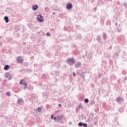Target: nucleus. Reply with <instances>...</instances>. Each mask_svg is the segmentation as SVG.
<instances>
[{"label": "nucleus", "instance_id": "nucleus-17", "mask_svg": "<svg viewBox=\"0 0 127 127\" xmlns=\"http://www.w3.org/2000/svg\"><path fill=\"white\" fill-rule=\"evenodd\" d=\"M103 1L101 0H98L97 1V4L98 5H102V4H103Z\"/></svg>", "mask_w": 127, "mask_h": 127}, {"label": "nucleus", "instance_id": "nucleus-37", "mask_svg": "<svg viewBox=\"0 0 127 127\" xmlns=\"http://www.w3.org/2000/svg\"><path fill=\"white\" fill-rule=\"evenodd\" d=\"M42 78H46V75L45 74L43 75Z\"/></svg>", "mask_w": 127, "mask_h": 127}, {"label": "nucleus", "instance_id": "nucleus-47", "mask_svg": "<svg viewBox=\"0 0 127 127\" xmlns=\"http://www.w3.org/2000/svg\"><path fill=\"white\" fill-rule=\"evenodd\" d=\"M69 125H72V122H69Z\"/></svg>", "mask_w": 127, "mask_h": 127}, {"label": "nucleus", "instance_id": "nucleus-8", "mask_svg": "<svg viewBox=\"0 0 127 127\" xmlns=\"http://www.w3.org/2000/svg\"><path fill=\"white\" fill-rule=\"evenodd\" d=\"M53 66H55V67H56V68H57V69H59V68L61 67V64H60V63H59V62H55Z\"/></svg>", "mask_w": 127, "mask_h": 127}, {"label": "nucleus", "instance_id": "nucleus-16", "mask_svg": "<svg viewBox=\"0 0 127 127\" xmlns=\"http://www.w3.org/2000/svg\"><path fill=\"white\" fill-rule=\"evenodd\" d=\"M4 20H5L6 23H8L9 20H8V16H4Z\"/></svg>", "mask_w": 127, "mask_h": 127}, {"label": "nucleus", "instance_id": "nucleus-49", "mask_svg": "<svg viewBox=\"0 0 127 127\" xmlns=\"http://www.w3.org/2000/svg\"><path fill=\"white\" fill-rule=\"evenodd\" d=\"M12 11H8V12H12Z\"/></svg>", "mask_w": 127, "mask_h": 127}, {"label": "nucleus", "instance_id": "nucleus-19", "mask_svg": "<svg viewBox=\"0 0 127 127\" xmlns=\"http://www.w3.org/2000/svg\"><path fill=\"white\" fill-rule=\"evenodd\" d=\"M111 77L112 80H116L117 79V76L115 74H112Z\"/></svg>", "mask_w": 127, "mask_h": 127}, {"label": "nucleus", "instance_id": "nucleus-2", "mask_svg": "<svg viewBox=\"0 0 127 127\" xmlns=\"http://www.w3.org/2000/svg\"><path fill=\"white\" fill-rule=\"evenodd\" d=\"M43 18L44 17L42 14H39L37 17V21H39V22H43V21H44Z\"/></svg>", "mask_w": 127, "mask_h": 127}, {"label": "nucleus", "instance_id": "nucleus-28", "mask_svg": "<svg viewBox=\"0 0 127 127\" xmlns=\"http://www.w3.org/2000/svg\"><path fill=\"white\" fill-rule=\"evenodd\" d=\"M103 38H104V39H106V38H107V35L106 34H103Z\"/></svg>", "mask_w": 127, "mask_h": 127}, {"label": "nucleus", "instance_id": "nucleus-21", "mask_svg": "<svg viewBox=\"0 0 127 127\" xmlns=\"http://www.w3.org/2000/svg\"><path fill=\"white\" fill-rule=\"evenodd\" d=\"M41 110H42V107H39L37 109L38 112H39V113H40V112H41Z\"/></svg>", "mask_w": 127, "mask_h": 127}, {"label": "nucleus", "instance_id": "nucleus-42", "mask_svg": "<svg viewBox=\"0 0 127 127\" xmlns=\"http://www.w3.org/2000/svg\"><path fill=\"white\" fill-rule=\"evenodd\" d=\"M78 35H79L78 38H81V34H79V35L78 34Z\"/></svg>", "mask_w": 127, "mask_h": 127}, {"label": "nucleus", "instance_id": "nucleus-25", "mask_svg": "<svg viewBox=\"0 0 127 127\" xmlns=\"http://www.w3.org/2000/svg\"><path fill=\"white\" fill-rule=\"evenodd\" d=\"M84 103H85L86 104H88V103H89V99H88V98L85 99Z\"/></svg>", "mask_w": 127, "mask_h": 127}, {"label": "nucleus", "instance_id": "nucleus-51", "mask_svg": "<svg viewBox=\"0 0 127 127\" xmlns=\"http://www.w3.org/2000/svg\"><path fill=\"white\" fill-rule=\"evenodd\" d=\"M60 40H61V41H63V40H61V39H60Z\"/></svg>", "mask_w": 127, "mask_h": 127}, {"label": "nucleus", "instance_id": "nucleus-22", "mask_svg": "<svg viewBox=\"0 0 127 127\" xmlns=\"http://www.w3.org/2000/svg\"><path fill=\"white\" fill-rule=\"evenodd\" d=\"M97 40L98 42H100V41H101V37L100 36H98Z\"/></svg>", "mask_w": 127, "mask_h": 127}, {"label": "nucleus", "instance_id": "nucleus-35", "mask_svg": "<svg viewBox=\"0 0 127 127\" xmlns=\"http://www.w3.org/2000/svg\"><path fill=\"white\" fill-rule=\"evenodd\" d=\"M47 36H50V33L47 32L46 34Z\"/></svg>", "mask_w": 127, "mask_h": 127}, {"label": "nucleus", "instance_id": "nucleus-30", "mask_svg": "<svg viewBox=\"0 0 127 127\" xmlns=\"http://www.w3.org/2000/svg\"><path fill=\"white\" fill-rule=\"evenodd\" d=\"M55 72H56V75H57V76H58V75H59V71H55Z\"/></svg>", "mask_w": 127, "mask_h": 127}, {"label": "nucleus", "instance_id": "nucleus-26", "mask_svg": "<svg viewBox=\"0 0 127 127\" xmlns=\"http://www.w3.org/2000/svg\"><path fill=\"white\" fill-rule=\"evenodd\" d=\"M23 83H24V82H23V80L21 79V80L20 81V82H19V84H20V85H23Z\"/></svg>", "mask_w": 127, "mask_h": 127}, {"label": "nucleus", "instance_id": "nucleus-50", "mask_svg": "<svg viewBox=\"0 0 127 127\" xmlns=\"http://www.w3.org/2000/svg\"><path fill=\"white\" fill-rule=\"evenodd\" d=\"M55 13H55V12H53V14H55Z\"/></svg>", "mask_w": 127, "mask_h": 127}, {"label": "nucleus", "instance_id": "nucleus-54", "mask_svg": "<svg viewBox=\"0 0 127 127\" xmlns=\"http://www.w3.org/2000/svg\"><path fill=\"white\" fill-rule=\"evenodd\" d=\"M0 45H1V44L0 43Z\"/></svg>", "mask_w": 127, "mask_h": 127}, {"label": "nucleus", "instance_id": "nucleus-27", "mask_svg": "<svg viewBox=\"0 0 127 127\" xmlns=\"http://www.w3.org/2000/svg\"><path fill=\"white\" fill-rule=\"evenodd\" d=\"M6 96H8V97H10V93L9 92H7L6 93Z\"/></svg>", "mask_w": 127, "mask_h": 127}, {"label": "nucleus", "instance_id": "nucleus-3", "mask_svg": "<svg viewBox=\"0 0 127 127\" xmlns=\"http://www.w3.org/2000/svg\"><path fill=\"white\" fill-rule=\"evenodd\" d=\"M5 78H7V79H8V80H11V79H12V75H11V74H10V73L9 72H6L5 73Z\"/></svg>", "mask_w": 127, "mask_h": 127}, {"label": "nucleus", "instance_id": "nucleus-39", "mask_svg": "<svg viewBox=\"0 0 127 127\" xmlns=\"http://www.w3.org/2000/svg\"><path fill=\"white\" fill-rule=\"evenodd\" d=\"M73 76H74V77H76V73L73 72Z\"/></svg>", "mask_w": 127, "mask_h": 127}, {"label": "nucleus", "instance_id": "nucleus-53", "mask_svg": "<svg viewBox=\"0 0 127 127\" xmlns=\"http://www.w3.org/2000/svg\"><path fill=\"white\" fill-rule=\"evenodd\" d=\"M98 77H99V78H100V75H98Z\"/></svg>", "mask_w": 127, "mask_h": 127}, {"label": "nucleus", "instance_id": "nucleus-9", "mask_svg": "<svg viewBox=\"0 0 127 127\" xmlns=\"http://www.w3.org/2000/svg\"><path fill=\"white\" fill-rule=\"evenodd\" d=\"M17 103L19 105H22L24 104V101H23L22 98H21L20 99H18Z\"/></svg>", "mask_w": 127, "mask_h": 127}, {"label": "nucleus", "instance_id": "nucleus-48", "mask_svg": "<svg viewBox=\"0 0 127 127\" xmlns=\"http://www.w3.org/2000/svg\"><path fill=\"white\" fill-rule=\"evenodd\" d=\"M115 25H118V23H116Z\"/></svg>", "mask_w": 127, "mask_h": 127}, {"label": "nucleus", "instance_id": "nucleus-33", "mask_svg": "<svg viewBox=\"0 0 127 127\" xmlns=\"http://www.w3.org/2000/svg\"><path fill=\"white\" fill-rule=\"evenodd\" d=\"M40 33H41V31L37 32V35H38V36H40Z\"/></svg>", "mask_w": 127, "mask_h": 127}, {"label": "nucleus", "instance_id": "nucleus-29", "mask_svg": "<svg viewBox=\"0 0 127 127\" xmlns=\"http://www.w3.org/2000/svg\"><path fill=\"white\" fill-rule=\"evenodd\" d=\"M54 121H57V120H58V117H54Z\"/></svg>", "mask_w": 127, "mask_h": 127}, {"label": "nucleus", "instance_id": "nucleus-18", "mask_svg": "<svg viewBox=\"0 0 127 127\" xmlns=\"http://www.w3.org/2000/svg\"><path fill=\"white\" fill-rule=\"evenodd\" d=\"M108 81V78L107 77L103 78L102 80V83H106Z\"/></svg>", "mask_w": 127, "mask_h": 127}, {"label": "nucleus", "instance_id": "nucleus-12", "mask_svg": "<svg viewBox=\"0 0 127 127\" xmlns=\"http://www.w3.org/2000/svg\"><path fill=\"white\" fill-rule=\"evenodd\" d=\"M9 68H10V65L8 64H6L4 66V70H5V71H7V70H8Z\"/></svg>", "mask_w": 127, "mask_h": 127}, {"label": "nucleus", "instance_id": "nucleus-43", "mask_svg": "<svg viewBox=\"0 0 127 127\" xmlns=\"http://www.w3.org/2000/svg\"><path fill=\"white\" fill-rule=\"evenodd\" d=\"M119 53H116V56H119Z\"/></svg>", "mask_w": 127, "mask_h": 127}, {"label": "nucleus", "instance_id": "nucleus-44", "mask_svg": "<svg viewBox=\"0 0 127 127\" xmlns=\"http://www.w3.org/2000/svg\"><path fill=\"white\" fill-rule=\"evenodd\" d=\"M118 32H120V31H121V30L118 29Z\"/></svg>", "mask_w": 127, "mask_h": 127}, {"label": "nucleus", "instance_id": "nucleus-38", "mask_svg": "<svg viewBox=\"0 0 127 127\" xmlns=\"http://www.w3.org/2000/svg\"><path fill=\"white\" fill-rule=\"evenodd\" d=\"M82 79H83V80H84V79H85V75H84V74H83V75H82Z\"/></svg>", "mask_w": 127, "mask_h": 127}, {"label": "nucleus", "instance_id": "nucleus-52", "mask_svg": "<svg viewBox=\"0 0 127 127\" xmlns=\"http://www.w3.org/2000/svg\"><path fill=\"white\" fill-rule=\"evenodd\" d=\"M1 78H0V82H1Z\"/></svg>", "mask_w": 127, "mask_h": 127}, {"label": "nucleus", "instance_id": "nucleus-13", "mask_svg": "<svg viewBox=\"0 0 127 127\" xmlns=\"http://www.w3.org/2000/svg\"><path fill=\"white\" fill-rule=\"evenodd\" d=\"M63 115L58 116V123H60V121L62 120V119H63Z\"/></svg>", "mask_w": 127, "mask_h": 127}, {"label": "nucleus", "instance_id": "nucleus-32", "mask_svg": "<svg viewBox=\"0 0 127 127\" xmlns=\"http://www.w3.org/2000/svg\"><path fill=\"white\" fill-rule=\"evenodd\" d=\"M22 85L25 86V87H27V83L26 82H24Z\"/></svg>", "mask_w": 127, "mask_h": 127}, {"label": "nucleus", "instance_id": "nucleus-31", "mask_svg": "<svg viewBox=\"0 0 127 127\" xmlns=\"http://www.w3.org/2000/svg\"><path fill=\"white\" fill-rule=\"evenodd\" d=\"M16 37H17V38H18V37H19V33L16 34Z\"/></svg>", "mask_w": 127, "mask_h": 127}, {"label": "nucleus", "instance_id": "nucleus-10", "mask_svg": "<svg viewBox=\"0 0 127 127\" xmlns=\"http://www.w3.org/2000/svg\"><path fill=\"white\" fill-rule=\"evenodd\" d=\"M123 101L124 99H123V98L121 97H119L118 98H117V102L119 103V104H121V103H122V102H123Z\"/></svg>", "mask_w": 127, "mask_h": 127}, {"label": "nucleus", "instance_id": "nucleus-56", "mask_svg": "<svg viewBox=\"0 0 127 127\" xmlns=\"http://www.w3.org/2000/svg\"><path fill=\"white\" fill-rule=\"evenodd\" d=\"M32 58H33V57H32Z\"/></svg>", "mask_w": 127, "mask_h": 127}, {"label": "nucleus", "instance_id": "nucleus-34", "mask_svg": "<svg viewBox=\"0 0 127 127\" xmlns=\"http://www.w3.org/2000/svg\"><path fill=\"white\" fill-rule=\"evenodd\" d=\"M124 5L125 6V7H126L127 8V2L124 3Z\"/></svg>", "mask_w": 127, "mask_h": 127}, {"label": "nucleus", "instance_id": "nucleus-11", "mask_svg": "<svg viewBox=\"0 0 127 127\" xmlns=\"http://www.w3.org/2000/svg\"><path fill=\"white\" fill-rule=\"evenodd\" d=\"M32 8L33 10H37V9L38 8V5L36 4V5H33L32 6Z\"/></svg>", "mask_w": 127, "mask_h": 127}, {"label": "nucleus", "instance_id": "nucleus-1", "mask_svg": "<svg viewBox=\"0 0 127 127\" xmlns=\"http://www.w3.org/2000/svg\"><path fill=\"white\" fill-rule=\"evenodd\" d=\"M66 62L68 65H74L75 63H76V60H75L73 58H69L67 60Z\"/></svg>", "mask_w": 127, "mask_h": 127}, {"label": "nucleus", "instance_id": "nucleus-23", "mask_svg": "<svg viewBox=\"0 0 127 127\" xmlns=\"http://www.w3.org/2000/svg\"><path fill=\"white\" fill-rule=\"evenodd\" d=\"M45 11H50V8H49V7H46L45 8Z\"/></svg>", "mask_w": 127, "mask_h": 127}, {"label": "nucleus", "instance_id": "nucleus-41", "mask_svg": "<svg viewBox=\"0 0 127 127\" xmlns=\"http://www.w3.org/2000/svg\"><path fill=\"white\" fill-rule=\"evenodd\" d=\"M124 80H127V76H126V77H125Z\"/></svg>", "mask_w": 127, "mask_h": 127}, {"label": "nucleus", "instance_id": "nucleus-46", "mask_svg": "<svg viewBox=\"0 0 127 127\" xmlns=\"http://www.w3.org/2000/svg\"><path fill=\"white\" fill-rule=\"evenodd\" d=\"M82 107V105H80L79 106V108H81Z\"/></svg>", "mask_w": 127, "mask_h": 127}, {"label": "nucleus", "instance_id": "nucleus-36", "mask_svg": "<svg viewBox=\"0 0 127 127\" xmlns=\"http://www.w3.org/2000/svg\"><path fill=\"white\" fill-rule=\"evenodd\" d=\"M51 118L52 120H53L54 119V115H52Z\"/></svg>", "mask_w": 127, "mask_h": 127}, {"label": "nucleus", "instance_id": "nucleus-7", "mask_svg": "<svg viewBox=\"0 0 127 127\" xmlns=\"http://www.w3.org/2000/svg\"><path fill=\"white\" fill-rule=\"evenodd\" d=\"M78 127H87L88 124L87 123H84L82 122H79L78 125Z\"/></svg>", "mask_w": 127, "mask_h": 127}, {"label": "nucleus", "instance_id": "nucleus-45", "mask_svg": "<svg viewBox=\"0 0 127 127\" xmlns=\"http://www.w3.org/2000/svg\"><path fill=\"white\" fill-rule=\"evenodd\" d=\"M26 88V86H25V87L23 88L24 90H25Z\"/></svg>", "mask_w": 127, "mask_h": 127}, {"label": "nucleus", "instance_id": "nucleus-20", "mask_svg": "<svg viewBox=\"0 0 127 127\" xmlns=\"http://www.w3.org/2000/svg\"><path fill=\"white\" fill-rule=\"evenodd\" d=\"M44 35H45V33H44V32L41 31L40 37H41V36H44Z\"/></svg>", "mask_w": 127, "mask_h": 127}, {"label": "nucleus", "instance_id": "nucleus-15", "mask_svg": "<svg viewBox=\"0 0 127 127\" xmlns=\"http://www.w3.org/2000/svg\"><path fill=\"white\" fill-rule=\"evenodd\" d=\"M81 62H78L77 63L75 64V68H78L81 66Z\"/></svg>", "mask_w": 127, "mask_h": 127}, {"label": "nucleus", "instance_id": "nucleus-14", "mask_svg": "<svg viewBox=\"0 0 127 127\" xmlns=\"http://www.w3.org/2000/svg\"><path fill=\"white\" fill-rule=\"evenodd\" d=\"M21 27H20V26L18 25H16L15 26V30H16V31H18L19 30H20Z\"/></svg>", "mask_w": 127, "mask_h": 127}, {"label": "nucleus", "instance_id": "nucleus-5", "mask_svg": "<svg viewBox=\"0 0 127 127\" xmlns=\"http://www.w3.org/2000/svg\"><path fill=\"white\" fill-rule=\"evenodd\" d=\"M66 9L70 10V9H72V8H73V5L71 3L68 2L66 5Z\"/></svg>", "mask_w": 127, "mask_h": 127}, {"label": "nucleus", "instance_id": "nucleus-55", "mask_svg": "<svg viewBox=\"0 0 127 127\" xmlns=\"http://www.w3.org/2000/svg\"><path fill=\"white\" fill-rule=\"evenodd\" d=\"M32 58H33V57H32Z\"/></svg>", "mask_w": 127, "mask_h": 127}, {"label": "nucleus", "instance_id": "nucleus-24", "mask_svg": "<svg viewBox=\"0 0 127 127\" xmlns=\"http://www.w3.org/2000/svg\"><path fill=\"white\" fill-rule=\"evenodd\" d=\"M119 111L120 113H123L124 109L123 108H119Z\"/></svg>", "mask_w": 127, "mask_h": 127}, {"label": "nucleus", "instance_id": "nucleus-6", "mask_svg": "<svg viewBox=\"0 0 127 127\" xmlns=\"http://www.w3.org/2000/svg\"><path fill=\"white\" fill-rule=\"evenodd\" d=\"M28 26L30 27L31 29H36L37 28L36 30H37L38 28L37 27H35L34 25H33V24H28Z\"/></svg>", "mask_w": 127, "mask_h": 127}, {"label": "nucleus", "instance_id": "nucleus-4", "mask_svg": "<svg viewBox=\"0 0 127 127\" xmlns=\"http://www.w3.org/2000/svg\"><path fill=\"white\" fill-rule=\"evenodd\" d=\"M16 59V62L17 63H20V64H22V63H23V60H22V57L19 56L17 57Z\"/></svg>", "mask_w": 127, "mask_h": 127}, {"label": "nucleus", "instance_id": "nucleus-40", "mask_svg": "<svg viewBox=\"0 0 127 127\" xmlns=\"http://www.w3.org/2000/svg\"><path fill=\"white\" fill-rule=\"evenodd\" d=\"M61 106H62V105H61V104H59V108H61Z\"/></svg>", "mask_w": 127, "mask_h": 127}]
</instances>
